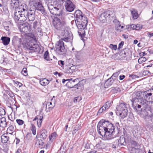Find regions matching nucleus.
<instances>
[{
  "mask_svg": "<svg viewBox=\"0 0 153 153\" xmlns=\"http://www.w3.org/2000/svg\"><path fill=\"white\" fill-rule=\"evenodd\" d=\"M98 132L105 140L113 139L115 134L119 133L120 126L118 123L115 125L108 120H101L97 125Z\"/></svg>",
  "mask_w": 153,
  "mask_h": 153,
  "instance_id": "nucleus-1",
  "label": "nucleus"
},
{
  "mask_svg": "<svg viewBox=\"0 0 153 153\" xmlns=\"http://www.w3.org/2000/svg\"><path fill=\"white\" fill-rule=\"evenodd\" d=\"M26 5L22 4L19 6V8L16 10L15 12L14 19L16 22L20 21L24 22L26 20L25 11H26Z\"/></svg>",
  "mask_w": 153,
  "mask_h": 153,
  "instance_id": "nucleus-2",
  "label": "nucleus"
},
{
  "mask_svg": "<svg viewBox=\"0 0 153 153\" xmlns=\"http://www.w3.org/2000/svg\"><path fill=\"white\" fill-rule=\"evenodd\" d=\"M66 24L65 18L63 15L55 17L53 21V25L54 27L58 30L62 29Z\"/></svg>",
  "mask_w": 153,
  "mask_h": 153,
  "instance_id": "nucleus-3",
  "label": "nucleus"
},
{
  "mask_svg": "<svg viewBox=\"0 0 153 153\" xmlns=\"http://www.w3.org/2000/svg\"><path fill=\"white\" fill-rule=\"evenodd\" d=\"M127 104L124 103H120L116 108V113L122 119L126 117L127 114Z\"/></svg>",
  "mask_w": 153,
  "mask_h": 153,
  "instance_id": "nucleus-4",
  "label": "nucleus"
},
{
  "mask_svg": "<svg viewBox=\"0 0 153 153\" xmlns=\"http://www.w3.org/2000/svg\"><path fill=\"white\" fill-rule=\"evenodd\" d=\"M40 0H29V4L35 10L39 11L44 15H46V13L42 4L39 2Z\"/></svg>",
  "mask_w": 153,
  "mask_h": 153,
  "instance_id": "nucleus-5",
  "label": "nucleus"
},
{
  "mask_svg": "<svg viewBox=\"0 0 153 153\" xmlns=\"http://www.w3.org/2000/svg\"><path fill=\"white\" fill-rule=\"evenodd\" d=\"M88 22L81 23L79 22H76V26L79 30L78 31L79 36L82 38V40H83L84 38L85 35V30Z\"/></svg>",
  "mask_w": 153,
  "mask_h": 153,
  "instance_id": "nucleus-6",
  "label": "nucleus"
},
{
  "mask_svg": "<svg viewBox=\"0 0 153 153\" xmlns=\"http://www.w3.org/2000/svg\"><path fill=\"white\" fill-rule=\"evenodd\" d=\"M56 52L59 55H64L66 52V49L65 48L64 44L62 40H59L56 44Z\"/></svg>",
  "mask_w": 153,
  "mask_h": 153,
  "instance_id": "nucleus-7",
  "label": "nucleus"
},
{
  "mask_svg": "<svg viewBox=\"0 0 153 153\" xmlns=\"http://www.w3.org/2000/svg\"><path fill=\"white\" fill-rule=\"evenodd\" d=\"M75 19H76L77 22L84 23L88 22L87 19L85 16L83 14L81 10H76L74 13Z\"/></svg>",
  "mask_w": 153,
  "mask_h": 153,
  "instance_id": "nucleus-8",
  "label": "nucleus"
},
{
  "mask_svg": "<svg viewBox=\"0 0 153 153\" xmlns=\"http://www.w3.org/2000/svg\"><path fill=\"white\" fill-rule=\"evenodd\" d=\"M112 12L110 10H108L102 13L99 17V19L100 21L103 23H106L107 21H109L111 16V13Z\"/></svg>",
  "mask_w": 153,
  "mask_h": 153,
  "instance_id": "nucleus-9",
  "label": "nucleus"
},
{
  "mask_svg": "<svg viewBox=\"0 0 153 153\" xmlns=\"http://www.w3.org/2000/svg\"><path fill=\"white\" fill-rule=\"evenodd\" d=\"M48 9L50 13L53 15L61 16H62V10L57 7H54L51 5L48 6Z\"/></svg>",
  "mask_w": 153,
  "mask_h": 153,
  "instance_id": "nucleus-10",
  "label": "nucleus"
},
{
  "mask_svg": "<svg viewBox=\"0 0 153 153\" xmlns=\"http://www.w3.org/2000/svg\"><path fill=\"white\" fill-rule=\"evenodd\" d=\"M26 8V11H25L26 20L28 19L29 21H34L35 19V15L36 10L33 9V10H31L30 9V8L29 10H28L27 7V5Z\"/></svg>",
  "mask_w": 153,
  "mask_h": 153,
  "instance_id": "nucleus-11",
  "label": "nucleus"
},
{
  "mask_svg": "<svg viewBox=\"0 0 153 153\" xmlns=\"http://www.w3.org/2000/svg\"><path fill=\"white\" fill-rule=\"evenodd\" d=\"M25 45L27 48L32 50V51L39 52L40 48L39 46L37 44H33L30 42H27Z\"/></svg>",
  "mask_w": 153,
  "mask_h": 153,
  "instance_id": "nucleus-12",
  "label": "nucleus"
},
{
  "mask_svg": "<svg viewBox=\"0 0 153 153\" xmlns=\"http://www.w3.org/2000/svg\"><path fill=\"white\" fill-rule=\"evenodd\" d=\"M20 29L21 32L25 33H28L31 30V26L26 22L20 25Z\"/></svg>",
  "mask_w": 153,
  "mask_h": 153,
  "instance_id": "nucleus-13",
  "label": "nucleus"
},
{
  "mask_svg": "<svg viewBox=\"0 0 153 153\" xmlns=\"http://www.w3.org/2000/svg\"><path fill=\"white\" fill-rule=\"evenodd\" d=\"M66 10L69 12L73 11L76 8V6L74 3L70 0H67L65 2Z\"/></svg>",
  "mask_w": 153,
  "mask_h": 153,
  "instance_id": "nucleus-14",
  "label": "nucleus"
},
{
  "mask_svg": "<svg viewBox=\"0 0 153 153\" xmlns=\"http://www.w3.org/2000/svg\"><path fill=\"white\" fill-rule=\"evenodd\" d=\"M137 98L134 97L131 100V101L132 102V105L133 108L134 110L137 112H140L142 111L143 108L141 106V105L138 104L137 102Z\"/></svg>",
  "mask_w": 153,
  "mask_h": 153,
  "instance_id": "nucleus-15",
  "label": "nucleus"
},
{
  "mask_svg": "<svg viewBox=\"0 0 153 153\" xmlns=\"http://www.w3.org/2000/svg\"><path fill=\"white\" fill-rule=\"evenodd\" d=\"M137 102L138 104L140 105L141 107L143 108V110H145L148 107V101L144 100L143 98H137Z\"/></svg>",
  "mask_w": 153,
  "mask_h": 153,
  "instance_id": "nucleus-16",
  "label": "nucleus"
},
{
  "mask_svg": "<svg viewBox=\"0 0 153 153\" xmlns=\"http://www.w3.org/2000/svg\"><path fill=\"white\" fill-rule=\"evenodd\" d=\"M22 41V40L21 38H19L18 36H15L12 38V44L13 46L19 48Z\"/></svg>",
  "mask_w": 153,
  "mask_h": 153,
  "instance_id": "nucleus-17",
  "label": "nucleus"
},
{
  "mask_svg": "<svg viewBox=\"0 0 153 153\" xmlns=\"http://www.w3.org/2000/svg\"><path fill=\"white\" fill-rule=\"evenodd\" d=\"M119 143L121 146H125L126 145V142L125 137L123 136H121L120 138V139L118 140H116L114 142V143Z\"/></svg>",
  "mask_w": 153,
  "mask_h": 153,
  "instance_id": "nucleus-18",
  "label": "nucleus"
},
{
  "mask_svg": "<svg viewBox=\"0 0 153 153\" xmlns=\"http://www.w3.org/2000/svg\"><path fill=\"white\" fill-rule=\"evenodd\" d=\"M19 0H11L10 4L12 8H15L16 10L19 8Z\"/></svg>",
  "mask_w": 153,
  "mask_h": 153,
  "instance_id": "nucleus-19",
  "label": "nucleus"
},
{
  "mask_svg": "<svg viewBox=\"0 0 153 153\" xmlns=\"http://www.w3.org/2000/svg\"><path fill=\"white\" fill-rule=\"evenodd\" d=\"M115 82H116L115 81L112 80V78L110 77L105 81L104 84V87L105 88H108L112 84H114Z\"/></svg>",
  "mask_w": 153,
  "mask_h": 153,
  "instance_id": "nucleus-20",
  "label": "nucleus"
},
{
  "mask_svg": "<svg viewBox=\"0 0 153 153\" xmlns=\"http://www.w3.org/2000/svg\"><path fill=\"white\" fill-rule=\"evenodd\" d=\"M140 93L143 95V97L144 99V100H145L146 101H148V100H150V98H152V97L150 95L151 94H149L147 91L141 92Z\"/></svg>",
  "mask_w": 153,
  "mask_h": 153,
  "instance_id": "nucleus-21",
  "label": "nucleus"
},
{
  "mask_svg": "<svg viewBox=\"0 0 153 153\" xmlns=\"http://www.w3.org/2000/svg\"><path fill=\"white\" fill-rule=\"evenodd\" d=\"M2 43L4 46L8 45L10 41V38L7 36H2L1 38Z\"/></svg>",
  "mask_w": 153,
  "mask_h": 153,
  "instance_id": "nucleus-22",
  "label": "nucleus"
},
{
  "mask_svg": "<svg viewBox=\"0 0 153 153\" xmlns=\"http://www.w3.org/2000/svg\"><path fill=\"white\" fill-rule=\"evenodd\" d=\"M113 22L115 24V30L117 31H121V29L123 28V26H121L120 22L116 19H114Z\"/></svg>",
  "mask_w": 153,
  "mask_h": 153,
  "instance_id": "nucleus-23",
  "label": "nucleus"
},
{
  "mask_svg": "<svg viewBox=\"0 0 153 153\" xmlns=\"http://www.w3.org/2000/svg\"><path fill=\"white\" fill-rule=\"evenodd\" d=\"M43 119V116H41L40 115H37L36 116L35 118L33 120V121L37 120V124L39 127H40L41 126V124L42 121Z\"/></svg>",
  "mask_w": 153,
  "mask_h": 153,
  "instance_id": "nucleus-24",
  "label": "nucleus"
},
{
  "mask_svg": "<svg viewBox=\"0 0 153 153\" xmlns=\"http://www.w3.org/2000/svg\"><path fill=\"white\" fill-rule=\"evenodd\" d=\"M7 134H4L1 137V141L2 143H5L8 141L9 138L7 136Z\"/></svg>",
  "mask_w": 153,
  "mask_h": 153,
  "instance_id": "nucleus-25",
  "label": "nucleus"
},
{
  "mask_svg": "<svg viewBox=\"0 0 153 153\" xmlns=\"http://www.w3.org/2000/svg\"><path fill=\"white\" fill-rule=\"evenodd\" d=\"M127 50L128 49L126 48L124 49L120 52V54L121 56V57L125 58L128 56V55L129 53L127 51Z\"/></svg>",
  "mask_w": 153,
  "mask_h": 153,
  "instance_id": "nucleus-26",
  "label": "nucleus"
},
{
  "mask_svg": "<svg viewBox=\"0 0 153 153\" xmlns=\"http://www.w3.org/2000/svg\"><path fill=\"white\" fill-rule=\"evenodd\" d=\"M49 82V80L46 78H42L40 79L39 83L42 86H46Z\"/></svg>",
  "mask_w": 153,
  "mask_h": 153,
  "instance_id": "nucleus-27",
  "label": "nucleus"
},
{
  "mask_svg": "<svg viewBox=\"0 0 153 153\" xmlns=\"http://www.w3.org/2000/svg\"><path fill=\"white\" fill-rule=\"evenodd\" d=\"M47 132L46 129L43 128L42 130V133L41 134V137L43 139L46 138L47 137Z\"/></svg>",
  "mask_w": 153,
  "mask_h": 153,
  "instance_id": "nucleus-28",
  "label": "nucleus"
},
{
  "mask_svg": "<svg viewBox=\"0 0 153 153\" xmlns=\"http://www.w3.org/2000/svg\"><path fill=\"white\" fill-rule=\"evenodd\" d=\"M131 14L132 15V18L134 19H137L138 17L137 12L134 9H133L131 11Z\"/></svg>",
  "mask_w": 153,
  "mask_h": 153,
  "instance_id": "nucleus-29",
  "label": "nucleus"
},
{
  "mask_svg": "<svg viewBox=\"0 0 153 153\" xmlns=\"http://www.w3.org/2000/svg\"><path fill=\"white\" fill-rule=\"evenodd\" d=\"M57 136L56 133L55 132L52 133L49 136V140L51 142L53 141L55 139L56 137Z\"/></svg>",
  "mask_w": 153,
  "mask_h": 153,
  "instance_id": "nucleus-30",
  "label": "nucleus"
},
{
  "mask_svg": "<svg viewBox=\"0 0 153 153\" xmlns=\"http://www.w3.org/2000/svg\"><path fill=\"white\" fill-rule=\"evenodd\" d=\"M111 102L110 101H108L103 106L104 108H105L106 110L108 109L111 106Z\"/></svg>",
  "mask_w": 153,
  "mask_h": 153,
  "instance_id": "nucleus-31",
  "label": "nucleus"
},
{
  "mask_svg": "<svg viewBox=\"0 0 153 153\" xmlns=\"http://www.w3.org/2000/svg\"><path fill=\"white\" fill-rule=\"evenodd\" d=\"M112 91L114 93H117L118 92H120L121 91L120 88L118 87H113L112 88Z\"/></svg>",
  "mask_w": 153,
  "mask_h": 153,
  "instance_id": "nucleus-32",
  "label": "nucleus"
},
{
  "mask_svg": "<svg viewBox=\"0 0 153 153\" xmlns=\"http://www.w3.org/2000/svg\"><path fill=\"white\" fill-rule=\"evenodd\" d=\"M83 86L82 84L81 83V82H79L77 84L75 85L70 87V88H76L77 89H78L79 88V87H81Z\"/></svg>",
  "mask_w": 153,
  "mask_h": 153,
  "instance_id": "nucleus-33",
  "label": "nucleus"
},
{
  "mask_svg": "<svg viewBox=\"0 0 153 153\" xmlns=\"http://www.w3.org/2000/svg\"><path fill=\"white\" fill-rule=\"evenodd\" d=\"M36 143L40 147H42L44 145V143L42 140H36Z\"/></svg>",
  "mask_w": 153,
  "mask_h": 153,
  "instance_id": "nucleus-34",
  "label": "nucleus"
},
{
  "mask_svg": "<svg viewBox=\"0 0 153 153\" xmlns=\"http://www.w3.org/2000/svg\"><path fill=\"white\" fill-rule=\"evenodd\" d=\"M44 59L47 61H50V60H52V59H50L49 58V53L48 51H46L44 53Z\"/></svg>",
  "mask_w": 153,
  "mask_h": 153,
  "instance_id": "nucleus-35",
  "label": "nucleus"
},
{
  "mask_svg": "<svg viewBox=\"0 0 153 153\" xmlns=\"http://www.w3.org/2000/svg\"><path fill=\"white\" fill-rule=\"evenodd\" d=\"M31 127H30V130H31L32 132V134L35 135L36 134V129L35 126L34 125L32 124H31Z\"/></svg>",
  "mask_w": 153,
  "mask_h": 153,
  "instance_id": "nucleus-36",
  "label": "nucleus"
},
{
  "mask_svg": "<svg viewBox=\"0 0 153 153\" xmlns=\"http://www.w3.org/2000/svg\"><path fill=\"white\" fill-rule=\"evenodd\" d=\"M7 131L9 132L10 134L13 133V132L14 131V128L13 126H11L8 127L7 129Z\"/></svg>",
  "mask_w": 153,
  "mask_h": 153,
  "instance_id": "nucleus-37",
  "label": "nucleus"
},
{
  "mask_svg": "<svg viewBox=\"0 0 153 153\" xmlns=\"http://www.w3.org/2000/svg\"><path fill=\"white\" fill-rule=\"evenodd\" d=\"M82 99V97L81 96L75 97L74 98V102L76 103L78 102H79Z\"/></svg>",
  "mask_w": 153,
  "mask_h": 153,
  "instance_id": "nucleus-38",
  "label": "nucleus"
},
{
  "mask_svg": "<svg viewBox=\"0 0 153 153\" xmlns=\"http://www.w3.org/2000/svg\"><path fill=\"white\" fill-rule=\"evenodd\" d=\"M64 34L63 35V37H68L69 38H71L70 36L71 35V34L69 33L67 31H64Z\"/></svg>",
  "mask_w": 153,
  "mask_h": 153,
  "instance_id": "nucleus-39",
  "label": "nucleus"
},
{
  "mask_svg": "<svg viewBox=\"0 0 153 153\" xmlns=\"http://www.w3.org/2000/svg\"><path fill=\"white\" fill-rule=\"evenodd\" d=\"M25 138L28 140H32V137L31 133L27 132L25 136Z\"/></svg>",
  "mask_w": 153,
  "mask_h": 153,
  "instance_id": "nucleus-40",
  "label": "nucleus"
},
{
  "mask_svg": "<svg viewBox=\"0 0 153 153\" xmlns=\"http://www.w3.org/2000/svg\"><path fill=\"white\" fill-rule=\"evenodd\" d=\"M146 60V58L144 57H141L138 59V62L139 64H141L143 62H145Z\"/></svg>",
  "mask_w": 153,
  "mask_h": 153,
  "instance_id": "nucleus-41",
  "label": "nucleus"
},
{
  "mask_svg": "<svg viewBox=\"0 0 153 153\" xmlns=\"http://www.w3.org/2000/svg\"><path fill=\"white\" fill-rule=\"evenodd\" d=\"M21 74L25 76L27 75V69L26 68H24L21 71Z\"/></svg>",
  "mask_w": 153,
  "mask_h": 153,
  "instance_id": "nucleus-42",
  "label": "nucleus"
},
{
  "mask_svg": "<svg viewBox=\"0 0 153 153\" xmlns=\"http://www.w3.org/2000/svg\"><path fill=\"white\" fill-rule=\"evenodd\" d=\"M130 143L131 145L134 147L137 146L138 145V143L136 141L133 140H130Z\"/></svg>",
  "mask_w": 153,
  "mask_h": 153,
  "instance_id": "nucleus-43",
  "label": "nucleus"
},
{
  "mask_svg": "<svg viewBox=\"0 0 153 153\" xmlns=\"http://www.w3.org/2000/svg\"><path fill=\"white\" fill-rule=\"evenodd\" d=\"M109 47L112 50H116L117 46L116 45L110 44L109 45Z\"/></svg>",
  "mask_w": 153,
  "mask_h": 153,
  "instance_id": "nucleus-44",
  "label": "nucleus"
},
{
  "mask_svg": "<svg viewBox=\"0 0 153 153\" xmlns=\"http://www.w3.org/2000/svg\"><path fill=\"white\" fill-rule=\"evenodd\" d=\"M105 111L106 110L105 109V108H104L102 106L99 110L98 112L97 113V115H98L99 114H100L102 112Z\"/></svg>",
  "mask_w": 153,
  "mask_h": 153,
  "instance_id": "nucleus-45",
  "label": "nucleus"
},
{
  "mask_svg": "<svg viewBox=\"0 0 153 153\" xmlns=\"http://www.w3.org/2000/svg\"><path fill=\"white\" fill-rule=\"evenodd\" d=\"M16 122L19 125H21L24 123V121L21 119H17Z\"/></svg>",
  "mask_w": 153,
  "mask_h": 153,
  "instance_id": "nucleus-46",
  "label": "nucleus"
},
{
  "mask_svg": "<svg viewBox=\"0 0 153 153\" xmlns=\"http://www.w3.org/2000/svg\"><path fill=\"white\" fill-rule=\"evenodd\" d=\"M81 128V126L80 125H77L74 128V131H77Z\"/></svg>",
  "mask_w": 153,
  "mask_h": 153,
  "instance_id": "nucleus-47",
  "label": "nucleus"
},
{
  "mask_svg": "<svg viewBox=\"0 0 153 153\" xmlns=\"http://www.w3.org/2000/svg\"><path fill=\"white\" fill-rule=\"evenodd\" d=\"M120 74V72L118 71L116 73H114L112 75L111 77L113 79V77L115 76V78H116L117 79V76H118L119 74Z\"/></svg>",
  "mask_w": 153,
  "mask_h": 153,
  "instance_id": "nucleus-48",
  "label": "nucleus"
},
{
  "mask_svg": "<svg viewBox=\"0 0 153 153\" xmlns=\"http://www.w3.org/2000/svg\"><path fill=\"white\" fill-rule=\"evenodd\" d=\"M0 62L1 64H2L4 65L6 64V62L4 60V55L3 56V57L1 58Z\"/></svg>",
  "mask_w": 153,
  "mask_h": 153,
  "instance_id": "nucleus-49",
  "label": "nucleus"
},
{
  "mask_svg": "<svg viewBox=\"0 0 153 153\" xmlns=\"http://www.w3.org/2000/svg\"><path fill=\"white\" fill-rule=\"evenodd\" d=\"M65 80H66V81H68V82L66 84V86H67L68 88H70L71 86H69V84L71 83V81L72 80V79L71 78L70 79H65Z\"/></svg>",
  "mask_w": 153,
  "mask_h": 153,
  "instance_id": "nucleus-50",
  "label": "nucleus"
},
{
  "mask_svg": "<svg viewBox=\"0 0 153 153\" xmlns=\"http://www.w3.org/2000/svg\"><path fill=\"white\" fill-rule=\"evenodd\" d=\"M0 122L1 123H3L2 125H1L0 126L1 127L4 128L6 127L7 123L6 122L5 120H4L3 122L2 120H1Z\"/></svg>",
  "mask_w": 153,
  "mask_h": 153,
  "instance_id": "nucleus-51",
  "label": "nucleus"
},
{
  "mask_svg": "<svg viewBox=\"0 0 153 153\" xmlns=\"http://www.w3.org/2000/svg\"><path fill=\"white\" fill-rule=\"evenodd\" d=\"M38 22L37 21H35L33 23V28L35 29L38 25Z\"/></svg>",
  "mask_w": 153,
  "mask_h": 153,
  "instance_id": "nucleus-52",
  "label": "nucleus"
},
{
  "mask_svg": "<svg viewBox=\"0 0 153 153\" xmlns=\"http://www.w3.org/2000/svg\"><path fill=\"white\" fill-rule=\"evenodd\" d=\"M124 45V42L123 41L121 42L119 44L118 50H120V48H122Z\"/></svg>",
  "mask_w": 153,
  "mask_h": 153,
  "instance_id": "nucleus-53",
  "label": "nucleus"
},
{
  "mask_svg": "<svg viewBox=\"0 0 153 153\" xmlns=\"http://www.w3.org/2000/svg\"><path fill=\"white\" fill-rule=\"evenodd\" d=\"M71 38H69L68 37H63L62 38H61L60 40H62V41L63 42V41H64L66 42H68V41L69 39H70Z\"/></svg>",
  "mask_w": 153,
  "mask_h": 153,
  "instance_id": "nucleus-54",
  "label": "nucleus"
},
{
  "mask_svg": "<svg viewBox=\"0 0 153 153\" xmlns=\"http://www.w3.org/2000/svg\"><path fill=\"white\" fill-rule=\"evenodd\" d=\"M147 91H148V92H149V94H151V95H150L152 97H153V88Z\"/></svg>",
  "mask_w": 153,
  "mask_h": 153,
  "instance_id": "nucleus-55",
  "label": "nucleus"
},
{
  "mask_svg": "<svg viewBox=\"0 0 153 153\" xmlns=\"http://www.w3.org/2000/svg\"><path fill=\"white\" fill-rule=\"evenodd\" d=\"M5 114V110L3 108H2L0 110V115H4Z\"/></svg>",
  "mask_w": 153,
  "mask_h": 153,
  "instance_id": "nucleus-56",
  "label": "nucleus"
},
{
  "mask_svg": "<svg viewBox=\"0 0 153 153\" xmlns=\"http://www.w3.org/2000/svg\"><path fill=\"white\" fill-rule=\"evenodd\" d=\"M130 28H131L132 30H136V25L134 24H131V25H130Z\"/></svg>",
  "mask_w": 153,
  "mask_h": 153,
  "instance_id": "nucleus-57",
  "label": "nucleus"
},
{
  "mask_svg": "<svg viewBox=\"0 0 153 153\" xmlns=\"http://www.w3.org/2000/svg\"><path fill=\"white\" fill-rule=\"evenodd\" d=\"M119 146V143H114V144L112 145V147L113 148H116V147H118Z\"/></svg>",
  "mask_w": 153,
  "mask_h": 153,
  "instance_id": "nucleus-58",
  "label": "nucleus"
},
{
  "mask_svg": "<svg viewBox=\"0 0 153 153\" xmlns=\"http://www.w3.org/2000/svg\"><path fill=\"white\" fill-rule=\"evenodd\" d=\"M58 64L59 65H61V66L62 67V66L64 65V61L62 60H59L58 62Z\"/></svg>",
  "mask_w": 153,
  "mask_h": 153,
  "instance_id": "nucleus-59",
  "label": "nucleus"
},
{
  "mask_svg": "<svg viewBox=\"0 0 153 153\" xmlns=\"http://www.w3.org/2000/svg\"><path fill=\"white\" fill-rule=\"evenodd\" d=\"M129 76L133 79H135L138 77L136 75L131 74L129 75Z\"/></svg>",
  "mask_w": 153,
  "mask_h": 153,
  "instance_id": "nucleus-60",
  "label": "nucleus"
},
{
  "mask_svg": "<svg viewBox=\"0 0 153 153\" xmlns=\"http://www.w3.org/2000/svg\"><path fill=\"white\" fill-rule=\"evenodd\" d=\"M136 30H139L142 28V26H140V25L137 24V25H136Z\"/></svg>",
  "mask_w": 153,
  "mask_h": 153,
  "instance_id": "nucleus-61",
  "label": "nucleus"
},
{
  "mask_svg": "<svg viewBox=\"0 0 153 153\" xmlns=\"http://www.w3.org/2000/svg\"><path fill=\"white\" fill-rule=\"evenodd\" d=\"M125 77V76L124 75H120L119 77V79L120 80H123Z\"/></svg>",
  "mask_w": 153,
  "mask_h": 153,
  "instance_id": "nucleus-62",
  "label": "nucleus"
},
{
  "mask_svg": "<svg viewBox=\"0 0 153 153\" xmlns=\"http://www.w3.org/2000/svg\"><path fill=\"white\" fill-rule=\"evenodd\" d=\"M131 151H133L134 150L139 151V150H140V149H139L138 148H136L134 147H131Z\"/></svg>",
  "mask_w": 153,
  "mask_h": 153,
  "instance_id": "nucleus-63",
  "label": "nucleus"
},
{
  "mask_svg": "<svg viewBox=\"0 0 153 153\" xmlns=\"http://www.w3.org/2000/svg\"><path fill=\"white\" fill-rule=\"evenodd\" d=\"M15 83L16 84H17L19 86V87H20L22 85V83L17 81H16V82H15Z\"/></svg>",
  "mask_w": 153,
  "mask_h": 153,
  "instance_id": "nucleus-64",
  "label": "nucleus"
}]
</instances>
